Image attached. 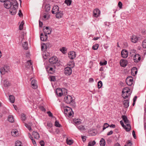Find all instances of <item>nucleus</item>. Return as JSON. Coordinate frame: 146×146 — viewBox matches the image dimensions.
<instances>
[{"label": "nucleus", "instance_id": "f257e3e1", "mask_svg": "<svg viewBox=\"0 0 146 146\" xmlns=\"http://www.w3.org/2000/svg\"><path fill=\"white\" fill-rule=\"evenodd\" d=\"M5 7L7 9L10 8L9 11L12 15H15L18 8V3L16 0H6L4 3Z\"/></svg>", "mask_w": 146, "mask_h": 146}, {"label": "nucleus", "instance_id": "f03ea898", "mask_svg": "<svg viewBox=\"0 0 146 146\" xmlns=\"http://www.w3.org/2000/svg\"><path fill=\"white\" fill-rule=\"evenodd\" d=\"M64 114L66 116L70 117L74 113L73 112L71 108L68 107L64 108Z\"/></svg>", "mask_w": 146, "mask_h": 146}, {"label": "nucleus", "instance_id": "7ed1b4c3", "mask_svg": "<svg viewBox=\"0 0 146 146\" xmlns=\"http://www.w3.org/2000/svg\"><path fill=\"white\" fill-rule=\"evenodd\" d=\"M133 82V78L132 76H129L126 78V82L128 85L129 86H131Z\"/></svg>", "mask_w": 146, "mask_h": 146}, {"label": "nucleus", "instance_id": "20e7f679", "mask_svg": "<svg viewBox=\"0 0 146 146\" xmlns=\"http://www.w3.org/2000/svg\"><path fill=\"white\" fill-rule=\"evenodd\" d=\"M64 73L66 76L70 75L72 73V68L69 67H66L64 70Z\"/></svg>", "mask_w": 146, "mask_h": 146}, {"label": "nucleus", "instance_id": "39448f33", "mask_svg": "<svg viewBox=\"0 0 146 146\" xmlns=\"http://www.w3.org/2000/svg\"><path fill=\"white\" fill-rule=\"evenodd\" d=\"M120 123L121 126L125 129L126 131H129L131 130V127L130 124L127 123L126 124L127 126L128 127L127 128L124 125L122 120H121L120 121Z\"/></svg>", "mask_w": 146, "mask_h": 146}, {"label": "nucleus", "instance_id": "423d86ee", "mask_svg": "<svg viewBox=\"0 0 146 146\" xmlns=\"http://www.w3.org/2000/svg\"><path fill=\"white\" fill-rule=\"evenodd\" d=\"M64 100L66 103L69 104L72 101V98L71 96L67 95L64 97Z\"/></svg>", "mask_w": 146, "mask_h": 146}, {"label": "nucleus", "instance_id": "0eeeda50", "mask_svg": "<svg viewBox=\"0 0 146 146\" xmlns=\"http://www.w3.org/2000/svg\"><path fill=\"white\" fill-rule=\"evenodd\" d=\"M58 60L56 56H53L50 58L49 60V62L51 64H54L57 63Z\"/></svg>", "mask_w": 146, "mask_h": 146}, {"label": "nucleus", "instance_id": "6e6552de", "mask_svg": "<svg viewBox=\"0 0 146 146\" xmlns=\"http://www.w3.org/2000/svg\"><path fill=\"white\" fill-rule=\"evenodd\" d=\"M44 27L43 28V31L45 34H50L51 32V28H49L48 27H46L45 28Z\"/></svg>", "mask_w": 146, "mask_h": 146}, {"label": "nucleus", "instance_id": "1a4fd4ad", "mask_svg": "<svg viewBox=\"0 0 146 146\" xmlns=\"http://www.w3.org/2000/svg\"><path fill=\"white\" fill-rule=\"evenodd\" d=\"M128 53L126 50L123 49L121 52V56L124 58H127L128 56Z\"/></svg>", "mask_w": 146, "mask_h": 146}, {"label": "nucleus", "instance_id": "9d476101", "mask_svg": "<svg viewBox=\"0 0 146 146\" xmlns=\"http://www.w3.org/2000/svg\"><path fill=\"white\" fill-rule=\"evenodd\" d=\"M76 56V53L74 51L70 52L68 53V57L71 59L74 58Z\"/></svg>", "mask_w": 146, "mask_h": 146}, {"label": "nucleus", "instance_id": "9b49d317", "mask_svg": "<svg viewBox=\"0 0 146 146\" xmlns=\"http://www.w3.org/2000/svg\"><path fill=\"white\" fill-rule=\"evenodd\" d=\"M141 59L140 55L138 54H136L133 57V60L135 62H138Z\"/></svg>", "mask_w": 146, "mask_h": 146}, {"label": "nucleus", "instance_id": "f8f14e48", "mask_svg": "<svg viewBox=\"0 0 146 146\" xmlns=\"http://www.w3.org/2000/svg\"><path fill=\"white\" fill-rule=\"evenodd\" d=\"M59 8L57 5H54L52 10V13L53 14H55L58 11Z\"/></svg>", "mask_w": 146, "mask_h": 146}, {"label": "nucleus", "instance_id": "ddd939ff", "mask_svg": "<svg viewBox=\"0 0 146 146\" xmlns=\"http://www.w3.org/2000/svg\"><path fill=\"white\" fill-rule=\"evenodd\" d=\"M120 63L121 66L125 67L127 64V61L125 59H121L120 62Z\"/></svg>", "mask_w": 146, "mask_h": 146}, {"label": "nucleus", "instance_id": "4468645a", "mask_svg": "<svg viewBox=\"0 0 146 146\" xmlns=\"http://www.w3.org/2000/svg\"><path fill=\"white\" fill-rule=\"evenodd\" d=\"M93 15L96 17L99 16L100 13L99 10L98 9H95L93 11Z\"/></svg>", "mask_w": 146, "mask_h": 146}, {"label": "nucleus", "instance_id": "2eb2a0df", "mask_svg": "<svg viewBox=\"0 0 146 146\" xmlns=\"http://www.w3.org/2000/svg\"><path fill=\"white\" fill-rule=\"evenodd\" d=\"M56 18L60 19L61 18L63 15V12L62 11H58L56 14Z\"/></svg>", "mask_w": 146, "mask_h": 146}, {"label": "nucleus", "instance_id": "dca6fc26", "mask_svg": "<svg viewBox=\"0 0 146 146\" xmlns=\"http://www.w3.org/2000/svg\"><path fill=\"white\" fill-rule=\"evenodd\" d=\"M138 40V37L135 35H132L131 37V42L134 43H136Z\"/></svg>", "mask_w": 146, "mask_h": 146}, {"label": "nucleus", "instance_id": "f3484780", "mask_svg": "<svg viewBox=\"0 0 146 146\" xmlns=\"http://www.w3.org/2000/svg\"><path fill=\"white\" fill-rule=\"evenodd\" d=\"M36 81L35 80H33L31 83L32 88L34 89H36L37 88V86L36 84Z\"/></svg>", "mask_w": 146, "mask_h": 146}, {"label": "nucleus", "instance_id": "a211bd4d", "mask_svg": "<svg viewBox=\"0 0 146 146\" xmlns=\"http://www.w3.org/2000/svg\"><path fill=\"white\" fill-rule=\"evenodd\" d=\"M7 67V66H4L0 69V73L2 75L5 74V72H8L7 70L6 69Z\"/></svg>", "mask_w": 146, "mask_h": 146}, {"label": "nucleus", "instance_id": "6ab92c4d", "mask_svg": "<svg viewBox=\"0 0 146 146\" xmlns=\"http://www.w3.org/2000/svg\"><path fill=\"white\" fill-rule=\"evenodd\" d=\"M137 69L136 67H133L131 70V74L133 76H135L137 74Z\"/></svg>", "mask_w": 146, "mask_h": 146}, {"label": "nucleus", "instance_id": "aec40b11", "mask_svg": "<svg viewBox=\"0 0 146 146\" xmlns=\"http://www.w3.org/2000/svg\"><path fill=\"white\" fill-rule=\"evenodd\" d=\"M11 134L14 137L17 136L18 135V131L16 129L12 130L11 132Z\"/></svg>", "mask_w": 146, "mask_h": 146}, {"label": "nucleus", "instance_id": "412c9836", "mask_svg": "<svg viewBox=\"0 0 146 146\" xmlns=\"http://www.w3.org/2000/svg\"><path fill=\"white\" fill-rule=\"evenodd\" d=\"M129 100H125L123 101V104L124 107L126 108H128L129 106Z\"/></svg>", "mask_w": 146, "mask_h": 146}, {"label": "nucleus", "instance_id": "4be33fe9", "mask_svg": "<svg viewBox=\"0 0 146 146\" xmlns=\"http://www.w3.org/2000/svg\"><path fill=\"white\" fill-rule=\"evenodd\" d=\"M122 118L123 120V121L126 124H127V123L129 122V120L128 119L127 116L125 115H122Z\"/></svg>", "mask_w": 146, "mask_h": 146}, {"label": "nucleus", "instance_id": "5701e85b", "mask_svg": "<svg viewBox=\"0 0 146 146\" xmlns=\"http://www.w3.org/2000/svg\"><path fill=\"white\" fill-rule=\"evenodd\" d=\"M73 122L75 124L79 125L81 123L80 119H78L75 118L73 120Z\"/></svg>", "mask_w": 146, "mask_h": 146}, {"label": "nucleus", "instance_id": "b1692460", "mask_svg": "<svg viewBox=\"0 0 146 146\" xmlns=\"http://www.w3.org/2000/svg\"><path fill=\"white\" fill-rule=\"evenodd\" d=\"M48 45H49V43H47L45 45V44H44L43 45H42L41 46V49L42 51H45L46 50V49L47 48V46H48Z\"/></svg>", "mask_w": 146, "mask_h": 146}, {"label": "nucleus", "instance_id": "393cba45", "mask_svg": "<svg viewBox=\"0 0 146 146\" xmlns=\"http://www.w3.org/2000/svg\"><path fill=\"white\" fill-rule=\"evenodd\" d=\"M33 136L35 139H37L39 138V134L36 132L34 131L32 134Z\"/></svg>", "mask_w": 146, "mask_h": 146}, {"label": "nucleus", "instance_id": "a878e982", "mask_svg": "<svg viewBox=\"0 0 146 146\" xmlns=\"http://www.w3.org/2000/svg\"><path fill=\"white\" fill-rule=\"evenodd\" d=\"M68 65L70 66L69 67L72 68L74 67L75 63L73 60H71L68 63Z\"/></svg>", "mask_w": 146, "mask_h": 146}, {"label": "nucleus", "instance_id": "bb28decb", "mask_svg": "<svg viewBox=\"0 0 146 146\" xmlns=\"http://www.w3.org/2000/svg\"><path fill=\"white\" fill-rule=\"evenodd\" d=\"M46 69L49 73L51 74L53 72V68L52 67H50L49 66H47L46 68Z\"/></svg>", "mask_w": 146, "mask_h": 146}, {"label": "nucleus", "instance_id": "cd10ccee", "mask_svg": "<svg viewBox=\"0 0 146 146\" xmlns=\"http://www.w3.org/2000/svg\"><path fill=\"white\" fill-rule=\"evenodd\" d=\"M100 144L101 146H105L106 144V142L104 138H102L101 139L100 141Z\"/></svg>", "mask_w": 146, "mask_h": 146}, {"label": "nucleus", "instance_id": "c85d7f7f", "mask_svg": "<svg viewBox=\"0 0 146 146\" xmlns=\"http://www.w3.org/2000/svg\"><path fill=\"white\" fill-rule=\"evenodd\" d=\"M9 99L10 101L12 103H14L15 101V98L14 96L13 95H10L9 96Z\"/></svg>", "mask_w": 146, "mask_h": 146}, {"label": "nucleus", "instance_id": "c756f323", "mask_svg": "<svg viewBox=\"0 0 146 146\" xmlns=\"http://www.w3.org/2000/svg\"><path fill=\"white\" fill-rule=\"evenodd\" d=\"M45 11L46 12L49 11L50 9V5L49 4H47L45 6Z\"/></svg>", "mask_w": 146, "mask_h": 146}, {"label": "nucleus", "instance_id": "7c9ffc66", "mask_svg": "<svg viewBox=\"0 0 146 146\" xmlns=\"http://www.w3.org/2000/svg\"><path fill=\"white\" fill-rule=\"evenodd\" d=\"M8 121L11 122L13 123L14 122L13 117L12 115H9V116L8 118Z\"/></svg>", "mask_w": 146, "mask_h": 146}, {"label": "nucleus", "instance_id": "2f4dec72", "mask_svg": "<svg viewBox=\"0 0 146 146\" xmlns=\"http://www.w3.org/2000/svg\"><path fill=\"white\" fill-rule=\"evenodd\" d=\"M23 46L25 50H27L28 49V43L27 42H25L23 44Z\"/></svg>", "mask_w": 146, "mask_h": 146}, {"label": "nucleus", "instance_id": "473e14b6", "mask_svg": "<svg viewBox=\"0 0 146 146\" xmlns=\"http://www.w3.org/2000/svg\"><path fill=\"white\" fill-rule=\"evenodd\" d=\"M78 129L80 131H82L85 130L84 126L82 125L78 126L77 127Z\"/></svg>", "mask_w": 146, "mask_h": 146}, {"label": "nucleus", "instance_id": "72a5a7b5", "mask_svg": "<svg viewBox=\"0 0 146 146\" xmlns=\"http://www.w3.org/2000/svg\"><path fill=\"white\" fill-rule=\"evenodd\" d=\"M129 90L128 88H124L122 91V93H126L127 94L129 92Z\"/></svg>", "mask_w": 146, "mask_h": 146}, {"label": "nucleus", "instance_id": "f704fd0d", "mask_svg": "<svg viewBox=\"0 0 146 146\" xmlns=\"http://www.w3.org/2000/svg\"><path fill=\"white\" fill-rule=\"evenodd\" d=\"M60 51L63 54H65L66 53L67 50L66 48L64 47H63L61 48L60 49Z\"/></svg>", "mask_w": 146, "mask_h": 146}, {"label": "nucleus", "instance_id": "c9c22d12", "mask_svg": "<svg viewBox=\"0 0 146 146\" xmlns=\"http://www.w3.org/2000/svg\"><path fill=\"white\" fill-rule=\"evenodd\" d=\"M22 144V142L19 140H17L15 142V146H23Z\"/></svg>", "mask_w": 146, "mask_h": 146}, {"label": "nucleus", "instance_id": "e433bc0d", "mask_svg": "<svg viewBox=\"0 0 146 146\" xmlns=\"http://www.w3.org/2000/svg\"><path fill=\"white\" fill-rule=\"evenodd\" d=\"M40 38L41 40L42 41H44L46 40V39L45 38V37H44V36H43V34L42 33L40 34Z\"/></svg>", "mask_w": 146, "mask_h": 146}, {"label": "nucleus", "instance_id": "4c0bfd02", "mask_svg": "<svg viewBox=\"0 0 146 146\" xmlns=\"http://www.w3.org/2000/svg\"><path fill=\"white\" fill-rule=\"evenodd\" d=\"M66 141L67 144L70 145H72L73 143V141L72 140H68V139L66 140Z\"/></svg>", "mask_w": 146, "mask_h": 146}, {"label": "nucleus", "instance_id": "58836bf2", "mask_svg": "<svg viewBox=\"0 0 146 146\" xmlns=\"http://www.w3.org/2000/svg\"><path fill=\"white\" fill-rule=\"evenodd\" d=\"M64 3L68 5H70L72 3V1L70 0H65Z\"/></svg>", "mask_w": 146, "mask_h": 146}, {"label": "nucleus", "instance_id": "ea45409f", "mask_svg": "<svg viewBox=\"0 0 146 146\" xmlns=\"http://www.w3.org/2000/svg\"><path fill=\"white\" fill-rule=\"evenodd\" d=\"M98 47L99 45L98 44H95L93 46L92 49L94 50H96L98 49Z\"/></svg>", "mask_w": 146, "mask_h": 146}, {"label": "nucleus", "instance_id": "a19ab883", "mask_svg": "<svg viewBox=\"0 0 146 146\" xmlns=\"http://www.w3.org/2000/svg\"><path fill=\"white\" fill-rule=\"evenodd\" d=\"M54 125L56 127H62L61 125L59 123V122L57 120L55 121Z\"/></svg>", "mask_w": 146, "mask_h": 146}, {"label": "nucleus", "instance_id": "79ce46f5", "mask_svg": "<svg viewBox=\"0 0 146 146\" xmlns=\"http://www.w3.org/2000/svg\"><path fill=\"white\" fill-rule=\"evenodd\" d=\"M24 23L23 21H22L21 23L19 26V29L20 30H21L23 29V25Z\"/></svg>", "mask_w": 146, "mask_h": 146}, {"label": "nucleus", "instance_id": "37998d69", "mask_svg": "<svg viewBox=\"0 0 146 146\" xmlns=\"http://www.w3.org/2000/svg\"><path fill=\"white\" fill-rule=\"evenodd\" d=\"M102 86V83L101 81H99L98 84V86L99 89L101 88Z\"/></svg>", "mask_w": 146, "mask_h": 146}, {"label": "nucleus", "instance_id": "c03bdc74", "mask_svg": "<svg viewBox=\"0 0 146 146\" xmlns=\"http://www.w3.org/2000/svg\"><path fill=\"white\" fill-rule=\"evenodd\" d=\"M30 137L31 139V140L32 142L33 143V144L34 145V146H36V143L34 139H33V137H32V136L31 135H30Z\"/></svg>", "mask_w": 146, "mask_h": 146}, {"label": "nucleus", "instance_id": "a18cd8bd", "mask_svg": "<svg viewBox=\"0 0 146 146\" xmlns=\"http://www.w3.org/2000/svg\"><path fill=\"white\" fill-rule=\"evenodd\" d=\"M127 145H125L124 146H131L132 143L131 141L130 140H128L126 142Z\"/></svg>", "mask_w": 146, "mask_h": 146}, {"label": "nucleus", "instance_id": "49530a36", "mask_svg": "<svg viewBox=\"0 0 146 146\" xmlns=\"http://www.w3.org/2000/svg\"><path fill=\"white\" fill-rule=\"evenodd\" d=\"M142 46L143 48H146V40H145L142 42Z\"/></svg>", "mask_w": 146, "mask_h": 146}, {"label": "nucleus", "instance_id": "de8ad7c7", "mask_svg": "<svg viewBox=\"0 0 146 146\" xmlns=\"http://www.w3.org/2000/svg\"><path fill=\"white\" fill-rule=\"evenodd\" d=\"M107 64V61L106 60H104L103 62L101 61L100 62V66L105 65H106Z\"/></svg>", "mask_w": 146, "mask_h": 146}, {"label": "nucleus", "instance_id": "09e8293b", "mask_svg": "<svg viewBox=\"0 0 146 146\" xmlns=\"http://www.w3.org/2000/svg\"><path fill=\"white\" fill-rule=\"evenodd\" d=\"M21 118L22 120H25L26 118L25 115L24 113H22L21 115Z\"/></svg>", "mask_w": 146, "mask_h": 146}, {"label": "nucleus", "instance_id": "8fccbe9b", "mask_svg": "<svg viewBox=\"0 0 146 146\" xmlns=\"http://www.w3.org/2000/svg\"><path fill=\"white\" fill-rule=\"evenodd\" d=\"M10 85V83L9 82V81H5L4 83V85L5 86V87H7L9 86Z\"/></svg>", "mask_w": 146, "mask_h": 146}, {"label": "nucleus", "instance_id": "3c124183", "mask_svg": "<svg viewBox=\"0 0 146 146\" xmlns=\"http://www.w3.org/2000/svg\"><path fill=\"white\" fill-rule=\"evenodd\" d=\"M122 95L124 99H126L128 97V95H127V94H126V93L125 94V93H122Z\"/></svg>", "mask_w": 146, "mask_h": 146}, {"label": "nucleus", "instance_id": "603ef678", "mask_svg": "<svg viewBox=\"0 0 146 146\" xmlns=\"http://www.w3.org/2000/svg\"><path fill=\"white\" fill-rule=\"evenodd\" d=\"M18 15H19V16L20 17H22L23 16V15L22 12L21 11V10H20L19 11Z\"/></svg>", "mask_w": 146, "mask_h": 146}, {"label": "nucleus", "instance_id": "864d4df0", "mask_svg": "<svg viewBox=\"0 0 146 146\" xmlns=\"http://www.w3.org/2000/svg\"><path fill=\"white\" fill-rule=\"evenodd\" d=\"M118 6L119 7L120 9H122V3L121 1H119L118 4Z\"/></svg>", "mask_w": 146, "mask_h": 146}, {"label": "nucleus", "instance_id": "5fc2aeb1", "mask_svg": "<svg viewBox=\"0 0 146 146\" xmlns=\"http://www.w3.org/2000/svg\"><path fill=\"white\" fill-rule=\"evenodd\" d=\"M25 126L28 129H29V130H30L31 129V127L30 126V125H29L28 124L26 123H25Z\"/></svg>", "mask_w": 146, "mask_h": 146}, {"label": "nucleus", "instance_id": "6e6d98bb", "mask_svg": "<svg viewBox=\"0 0 146 146\" xmlns=\"http://www.w3.org/2000/svg\"><path fill=\"white\" fill-rule=\"evenodd\" d=\"M47 126L50 128L52 127V124L51 122H48L47 123Z\"/></svg>", "mask_w": 146, "mask_h": 146}, {"label": "nucleus", "instance_id": "4d7b16f0", "mask_svg": "<svg viewBox=\"0 0 146 146\" xmlns=\"http://www.w3.org/2000/svg\"><path fill=\"white\" fill-rule=\"evenodd\" d=\"M50 80L52 81H54L56 80L55 77L54 76H50Z\"/></svg>", "mask_w": 146, "mask_h": 146}, {"label": "nucleus", "instance_id": "13d9d810", "mask_svg": "<svg viewBox=\"0 0 146 146\" xmlns=\"http://www.w3.org/2000/svg\"><path fill=\"white\" fill-rule=\"evenodd\" d=\"M47 113L48 115L50 117H52L53 114L50 111H48L47 112Z\"/></svg>", "mask_w": 146, "mask_h": 146}, {"label": "nucleus", "instance_id": "bf43d9fd", "mask_svg": "<svg viewBox=\"0 0 146 146\" xmlns=\"http://www.w3.org/2000/svg\"><path fill=\"white\" fill-rule=\"evenodd\" d=\"M40 143L41 146H44V141L41 140L40 142Z\"/></svg>", "mask_w": 146, "mask_h": 146}, {"label": "nucleus", "instance_id": "052dcab7", "mask_svg": "<svg viewBox=\"0 0 146 146\" xmlns=\"http://www.w3.org/2000/svg\"><path fill=\"white\" fill-rule=\"evenodd\" d=\"M132 134L133 137L135 139H136V137L135 135V131L134 130L132 132Z\"/></svg>", "mask_w": 146, "mask_h": 146}, {"label": "nucleus", "instance_id": "680f3d73", "mask_svg": "<svg viewBox=\"0 0 146 146\" xmlns=\"http://www.w3.org/2000/svg\"><path fill=\"white\" fill-rule=\"evenodd\" d=\"M59 91L60 92L58 93V96H61L62 95V91L60 89H59Z\"/></svg>", "mask_w": 146, "mask_h": 146}, {"label": "nucleus", "instance_id": "e2e57ef3", "mask_svg": "<svg viewBox=\"0 0 146 146\" xmlns=\"http://www.w3.org/2000/svg\"><path fill=\"white\" fill-rule=\"evenodd\" d=\"M86 137L85 136H83L82 135L81 136V137L82 139V140L84 142L86 140V139L85 137Z\"/></svg>", "mask_w": 146, "mask_h": 146}, {"label": "nucleus", "instance_id": "0e129e2a", "mask_svg": "<svg viewBox=\"0 0 146 146\" xmlns=\"http://www.w3.org/2000/svg\"><path fill=\"white\" fill-rule=\"evenodd\" d=\"M40 109L42 111H46V109L43 106H42L40 107Z\"/></svg>", "mask_w": 146, "mask_h": 146}, {"label": "nucleus", "instance_id": "69168bd1", "mask_svg": "<svg viewBox=\"0 0 146 146\" xmlns=\"http://www.w3.org/2000/svg\"><path fill=\"white\" fill-rule=\"evenodd\" d=\"M39 27H42V26L43 23L42 22L40 21H39Z\"/></svg>", "mask_w": 146, "mask_h": 146}, {"label": "nucleus", "instance_id": "338daca9", "mask_svg": "<svg viewBox=\"0 0 146 146\" xmlns=\"http://www.w3.org/2000/svg\"><path fill=\"white\" fill-rule=\"evenodd\" d=\"M113 133V131H110L109 132L107 133V135H112Z\"/></svg>", "mask_w": 146, "mask_h": 146}, {"label": "nucleus", "instance_id": "774afa93", "mask_svg": "<svg viewBox=\"0 0 146 146\" xmlns=\"http://www.w3.org/2000/svg\"><path fill=\"white\" fill-rule=\"evenodd\" d=\"M104 126L106 128H108V127L109 126V125L107 123H105L104 124Z\"/></svg>", "mask_w": 146, "mask_h": 146}]
</instances>
